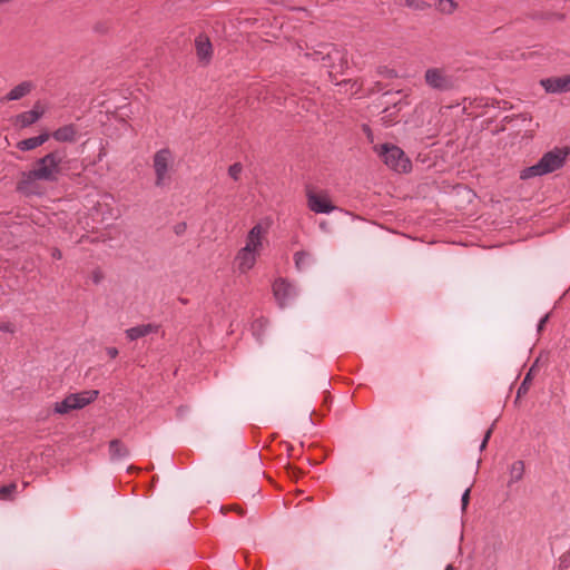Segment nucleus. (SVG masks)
Listing matches in <instances>:
<instances>
[{
	"instance_id": "c85d7f7f",
	"label": "nucleus",
	"mask_w": 570,
	"mask_h": 570,
	"mask_svg": "<svg viewBox=\"0 0 570 570\" xmlns=\"http://www.w3.org/2000/svg\"><path fill=\"white\" fill-rule=\"evenodd\" d=\"M0 331L12 334V333L16 332V326L11 322H1L0 323Z\"/></svg>"
},
{
	"instance_id": "412c9836",
	"label": "nucleus",
	"mask_w": 570,
	"mask_h": 570,
	"mask_svg": "<svg viewBox=\"0 0 570 570\" xmlns=\"http://www.w3.org/2000/svg\"><path fill=\"white\" fill-rule=\"evenodd\" d=\"M295 266L298 271L306 269L312 263V256L309 253L299 250L294 255Z\"/></svg>"
},
{
	"instance_id": "58836bf2",
	"label": "nucleus",
	"mask_w": 570,
	"mask_h": 570,
	"mask_svg": "<svg viewBox=\"0 0 570 570\" xmlns=\"http://www.w3.org/2000/svg\"><path fill=\"white\" fill-rule=\"evenodd\" d=\"M538 362H539V360H537V361L533 363V365L530 367V368H533V374H534V373H535V371H537Z\"/></svg>"
},
{
	"instance_id": "72a5a7b5",
	"label": "nucleus",
	"mask_w": 570,
	"mask_h": 570,
	"mask_svg": "<svg viewBox=\"0 0 570 570\" xmlns=\"http://www.w3.org/2000/svg\"><path fill=\"white\" fill-rule=\"evenodd\" d=\"M107 355L111 358H115L118 355V350L116 347H107Z\"/></svg>"
},
{
	"instance_id": "2f4dec72",
	"label": "nucleus",
	"mask_w": 570,
	"mask_h": 570,
	"mask_svg": "<svg viewBox=\"0 0 570 570\" xmlns=\"http://www.w3.org/2000/svg\"><path fill=\"white\" fill-rule=\"evenodd\" d=\"M470 500V488H468L464 493L462 494L461 502H462V510L464 511L469 504Z\"/></svg>"
},
{
	"instance_id": "6ab92c4d",
	"label": "nucleus",
	"mask_w": 570,
	"mask_h": 570,
	"mask_svg": "<svg viewBox=\"0 0 570 570\" xmlns=\"http://www.w3.org/2000/svg\"><path fill=\"white\" fill-rule=\"evenodd\" d=\"M109 453L111 460H121L129 455V450L120 440L115 439L109 443Z\"/></svg>"
},
{
	"instance_id": "423d86ee",
	"label": "nucleus",
	"mask_w": 570,
	"mask_h": 570,
	"mask_svg": "<svg viewBox=\"0 0 570 570\" xmlns=\"http://www.w3.org/2000/svg\"><path fill=\"white\" fill-rule=\"evenodd\" d=\"M568 151L564 149L556 148L551 151L546 153L539 160L543 171L547 174L553 173L561 168L566 161Z\"/></svg>"
},
{
	"instance_id": "c9c22d12",
	"label": "nucleus",
	"mask_w": 570,
	"mask_h": 570,
	"mask_svg": "<svg viewBox=\"0 0 570 570\" xmlns=\"http://www.w3.org/2000/svg\"><path fill=\"white\" fill-rule=\"evenodd\" d=\"M548 318H549V314L544 315V316L540 320V322H539V324H538V332H541V331L543 330V327H544V325H546V323H547Z\"/></svg>"
},
{
	"instance_id": "0eeeda50",
	"label": "nucleus",
	"mask_w": 570,
	"mask_h": 570,
	"mask_svg": "<svg viewBox=\"0 0 570 570\" xmlns=\"http://www.w3.org/2000/svg\"><path fill=\"white\" fill-rule=\"evenodd\" d=\"M273 292L281 307H283L291 298L295 297L297 294L295 286L283 278L275 281L273 285Z\"/></svg>"
},
{
	"instance_id": "4be33fe9",
	"label": "nucleus",
	"mask_w": 570,
	"mask_h": 570,
	"mask_svg": "<svg viewBox=\"0 0 570 570\" xmlns=\"http://www.w3.org/2000/svg\"><path fill=\"white\" fill-rule=\"evenodd\" d=\"M524 474V463L523 461H515L511 464L510 468V481L509 483H514L520 481Z\"/></svg>"
},
{
	"instance_id": "ddd939ff",
	"label": "nucleus",
	"mask_w": 570,
	"mask_h": 570,
	"mask_svg": "<svg viewBox=\"0 0 570 570\" xmlns=\"http://www.w3.org/2000/svg\"><path fill=\"white\" fill-rule=\"evenodd\" d=\"M99 392L96 390L83 391L80 393L70 394L69 401H71V405L73 410L82 409L92 401H95L98 396Z\"/></svg>"
},
{
	"instance_id": "9d476101",
	"label": "nucleus",
	"mask_w": 570,
	"mask_h": 570,
	"mask_svg": "<svg viewBox=\"0 0 570 570\" xmlns=\"http://www.w3.org/2000/svg\"><path fill=\"white\" fill-rule=\"evenodd\" d=\"M43 114L45 110L41 105L36 102L31 110L17 115L13 119V124L20 128H26L37 122Z\"/></svg>"
},
{
	"instance_id": "dca6fc26",
	"label": "nucleus",
	"mask_w": 570,
	"mask_h": 570,
	"mask_svg": "<svg viewBox=\"0 0 570 570\" xmlns=\"http://www.w3.org/2000/svg\"><path fill=\"white\" fill-rule=\"evenodd\" d=\"M52 137L60 142H72L77 137V128L72 124L62 126L52 132Z\"/></svg>"
},
{
	"instance_id": "ea45409f",
	"label": "nucleus",
	"mask_w": 570,
	"mask_h": 570,
	"mask_svg": "<svg viewBox=\"0 0 570 570\" xmlns=\"http://www.w3.org/2000/svg\"><path fill=\"white\" fill-rule=\"evenodd\" d=\"M444 570H454L452 564H448Z\"/></svg>"
},
{
	"instance_id": "1a4fd4ad",
	"label": "nucleus",
	"mask_w": 570,
	"mask_h": 570,
	"mask_svg": "<svg viewBox=\"0 0 570 570\" xmlns=\"http://www.w3.org/2000/svg\"><path fill=\"white\" fill-rule=\"evenodd\" d=\"M308 207L314 213L328 214L335 209L326 195H318L309 191L307 194Z\"/></svg>"
},
{
	"instance_id": "c756f323",
	"label": "nucleus",
	"mask_w": 570,
	"mask_h": 570,
	"mask_svg": "<svg viewBox=\"0 0 570 570\" xmlns=\"http://www.w3.org/2000/svg\"><path fill=\"white\" fill-rule=\"evenodd\" d=\"M104 277H105L104 273L99 268H96L95 271H92V273L90 275V278L95 284H99L104 279Z\"/></svg>"
},
{
	"instance_id": "aec40b11",
	"label": "nucleus",
	"mask_w": 570,
	"mask_h": 570,
	"mask_svg": "<svg viewBox=\"0 0 570 570\" xmlns=\"http://www.w3.org/2000/svg\"><path fill=\"white\" fill-rule=\"evenodd\" d=\"M459 8V3L454 0H438L435 3V9L445 16L453 14Z\"/></svg>"
},
{
	"instance_id": "473e14b6",
	"label": "nucleus",
	"mask_w": 570,
	"mask_h": 570,
	"mask_svg": "<svg viewBox=\"0 0 570 570\" xmlns=\"http://www.w3.org/2000/svg\"><path fill=\"white\" fill-rule=\"evenodd\" d=\"M380 73L387 78H394L396 76L394 70L387 68L380 70Z\"/></svg>"
},
{
	"instance_id": "20e7f679",
	"label": "nucleus",
	"mask_w": 570,
	"mask_h": 570,
	"mask_svg": "<svg viewBox=\"0 0 570 570\" xmlns=\"http://www.w3.org/2000/svg\"><path fill=\"white\" fill-rule=\"evenodd\" d=\"M425 83L436 91H451L459 87V78L445 68L432 67L424 72Z\"/></svg>"
},
{
	"instance_id": "a19ab883",
	"label": "nucleus",
	"mask_w": 570,
	"mask_h": 570,
	"mask_svg": "<svg viewBox=\"0 0 570 570\" xmlns=\"http://www.w3.org/2000/svg\"><path fill=\"white\" fill-rule=\"evenodd\" d=\"M321 228H325V223H321Z\"/></svg>"
},
{
	"instance_id": "bb28decb",
	"label": "nucleus",
	"mask_w": 570,
	"mask_h": 570,
	"mask_svg": "<svg viewBox=\"0 0 570 570\" xmlns=\"http://www.w3.org/2000/svg\"><path fill=\"white\" fill-rule=\"evenodd\" d=\"M73 410L69 396L65 397L61 402H57L55 405V412L59 414H66Z\"/></svg>"
},
{
	"instance_id": "f257e3e1",
	"label": "nucleus",
	"mask_w": 570,
	"mask_h": 570,
	"mask_svg": "<svg viewBox=\"0 0 570 570\" xmlns=\"http://www.w3.org/2000/svg\"><path fill=\"white\" fill-rule=\"evenodd\" d=\"M63 158V153L55 150L38 159L31 170L22 174L18 189L23 193H32L36 180L56 181L61 173L60 164Z\"/></svg>"
},
{
	"instance_id": "f3484780",
	"label": "nucleus",
	"mask_w": 570,
	"mask_h": 570,
	"mask_svg": "<svg viewBox=\"0 0 570 570\" xmlns=\"http://www.w3.org/2000/svg\"><path fill=\"white\" fill-rule=\"evenodd\" d=\"M50 135L48 132H43L37 137L27 138L23 140H20L17 144V148L21 151H28L36 149L37 147L43 145L48 139Z\"/></svg>"
},
{
	"instance_id": "6e6552de",
	"label": "nucleus",
	"mask_w": 570,
	"mask_h": 570,
	"mask_svg": "<svg viewBox=\"0 0 570 570\" xmlns=\"http://www.w3.org/2000/svg\"><path fill=\"white\" fill-rule=\"evenodd\" d=\"M540 83L550 94L568 92L570 91V75L546 78Z\"/></svg>"
},
{
	"instance_id": "7c9ffc66",
	"label": "nucleus",
	"mask_w": 570,
	"mask_h": 570,
	"mask_svg": "<svg viewBox=\"0 0 570 570\" xmlns=\"http://www.w3.org/2000/svg\"><path fill=\"white\" fill-rule=\"evenodd\" d=\"M492 431H493V428L491 426L484 434V438L482 440V443L480 445V450L483 451L485 448H487V444L491 438V434H492Z\"/></svg>"
},
{
	"instance_id": "4c0bfd02",
	"label": "nucleus",
	"mask_w": 570,
	"mask_h": 570,
	"mask_svg": "<svg viewBox=\"0 0 570 570\" xmlns=\"http://www.w3.org/2000/svg\"><path fill=\"white\" fill-rule=\"evenodd\" d=\"M288 472L293 474V476H296V473H297V469L296 468H293V466H289L288 468Z\"/></svg>"
},
{
	"instance_id": "cd10ccee",
	"label": "nucleus",
	"mask_w": 570,
	"mask_h": 570,
	"mask_svg": "<svg viewBox=\"0 0 570 570\" xmlns=\"http://www.w3.org/2000/svg\"><path fill=\"white\" fill-rule=\"evenodd\" d=\"M243 171V166L239 163H235L228 168V175L234 179L238 180Z\"/></svg>"
},
{
	"instance_id": "a211bd4d",
	"label": "nucleus",
	"mask_w": 570,
	"mask_h": 570,
	"mask_svg": "<svg viewBox=\"0 0 570 570\" xmlns=\"http://www.w3.org/2000/svg\"><path fill=\"white\" fill-rule=\"evenodd\" d=\"M33 88V85L31 81H22L19 85H17L14 88H12L7 96L4 97L6 100H19L31 92Z\"/></svg>"
},
{
	"instance_id": "b1692460",
	"label": "nucleus",
	"mask_w": 570,
	"mask_h": 570,
	"mask_svg": "<svg viewBox=\"0 0 570 570\" xmlns=\"http://www.w3.org/2000/svg\"><path fill=\"white\" fill-rule=\"evenodd\" d=\"M401 4L414 11H425L431 6L424 0H402Z\"/></svg>"
},
{
	"instance_id": "f8f14e48",
	"label": "nucleus",
	"mask_w": 570,
	"mask_h": 570,
	"mask_svg": "<svg viewBox=\"0 0 570 570\" xmlns=\"http://www.w3.org/2000/svg\"><path fill=\"white\" fill-rule=\"evenodd\" d=\"M196 55L199 61L208 63L213 56V47L209 38L204 35H199L195 39Z\"/></svg>"
},
{
	"instance_id": "e433bc0d",
	"label": "nucleus",
	"mask_w": 570,
	"mask_h": 570,
	"mask_svg": "<svg viewBox=\"0 0 570 570\" xmlns=\"http://www.w3.org/2000/svg\"><path fill=\"white\" fill-rule=\"evenodd\" d=\"M52 257L57 258V259H60L62 257L61 252L59 249L55 248L52 250Z\"/></svg>"
},
{
	"instance_id": "a878e982",
	"label": "nucleus",
	"mask_w": 570,
	"mask_h": 570,
	"mask_svg": "<svg viewBox=\"0 0 570 570\" xmlns=\"http://www.w3.org/2000/svg\"><path fill=\"white\" fill-rule=\"evenodd\" d=\"M17 491V484L10 483L0 488V500H12Z\"/></svg>"
},
{
	"instance_id": "7ed1b4c3",
	"label": "nucleus",
	"mask_w": 570,
	"mask_h": 570,
	"mask_svg": "<svg viewBox=\"0 0 570 570\" xmlns=\"http://www.w3.org/2000/svg\"><path fill=\"white\" fill-rule=\"evenodd\" d=\"M153 167L156 176L155 186H168L171 181V174L174 170V155L169 148H163L155 153Z\"/></svg>"
},
{
	"instance_id": "2eb2a0df",
	"label": "nucleus",
	"mask_w": 570,
	"mask_h": 570,
	"mask_svg": "<svg viewBox=\"0 0 570 570\" xmlns=\"http://www.w3.org/2000/svg\"><path fill=\"white\" fill-rule=\"evenodd\" d=\"M158 330L157 325L154 324H140L134 327L126 330V335L130 341L138 340L140 337L147 336L151 333H156Z\"/></svg>"
},
{
	"instance_id": "f03ea898",
	"label": "nucleus",
	"mask_w": 570,
	"mask_h": 570,
	"mask_svg": "<svg viewBox=\"0 0 570 570\" xmlns=\"http://www.w3.org/2000/svg\"><path fill=\"white\" fill-rule=\"evenodd\" d=\"M304 56L320 62L330 75L343 72L347 66L345 52L333 43H320Z\"/></svg>"
},
{
	"instance_id": "f704fd0d",
	"label": "nucleus",
	"mask_w": 570,
	"mask_h": 570,
	"mask_svg": "<svg viewBox=\"0 0 570 570\" xmlns=\"http://www.w3.org/2000/svg\"><path fill=\"white\" fill-rule=\"evenodd\" d=\"M185 229H186V224L185 223H180V224L175 226V233L177 235L183 234L185 232Z\"/></svg>"
},
{
	"instance_id": "393cba45",
	"label": "nucleus",
	"mask_w": 570,
	"mask_h": 570,
	"mask_svg": "<svg viewBox=\"0 0 570 570\" xmlns=\"http://www.w3.org/2000/svg\"><path fill=\"white\" fill-rule=\"evenodd\" d=\"M532 377H533V368H530L518 389V392H517L518 399L528 393L531 382H532Z\"/></svg>"
},
{
	"instance_id": "39448f33",
	"label": "nucleus",
	"mask_w": 570,
	"mask_h": 570,
	"mask_svg": "<svg viewBox=\"0 0 570 570\" xmlns=\"http://www.w3.org/2000/svg\"><path fill=\"white\" fill-rule=\"evenodd\" d=\"M379 155L387 167L397 173H407L411 170L412 165L410 159L405 156L404 151L395 145H382Z\"/></svg>"
},
{
	"instance_id": "9b49d317",
	"label": "nucleus",
	"mask_w": 570,
	"mask_h": 570,
	"mask_svg": "<svg viewBox=\"0 0 570 570\" xmlns=\"http://www.w3.org/2000/svg\"><path fill=\"white\" fill-rule=\"evenodd\" d=\"M265 234V229L261 224H256L249 232L246 238V245L243 247L244 249H249L257 254L262 248V239Z\"/></svg>"
},
{
	"instance_id": "4468645a",
	"label": "nucleus",
	"mask_w": 570,
	"mask_h": 570,
	"mask_svg": "<svg viewBox=\"0 0 570 570\" xmlns=\"http://www.w3.org/2000/svg\"><path fill=\"white\" fill-rule=\"evenodd\" d=\"M256 255L257 254L249 252V249L242 248L236 256L238 269L242 273H246L252 269L256 263Z\"/></svg>"
},
{
	"instance_id": "5701e85b",
	"label": "nucleus",
	"mask_w": 570,
	"mask_h": 570,
	"mask_svg": "<svg viewBox=\"0 0 570 570\" xmlns=\"http://www.w3.org/2000/svg\"><path fill=\"white\" fill-rule=\"evenodd\" d=\"M542 175H546V173L543 171L541 164L538 161L535 165L527 167L523 170H521L520 178L525 180Z\"/></svg>"
}]
</instances>
